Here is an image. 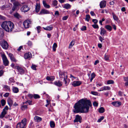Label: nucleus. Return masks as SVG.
<instances>
[{
	"mask_svg": "<svg viewBox=\"0 0 128 128\" xmlns=\"http://www.w3.org/2000/svg\"><path fill=\"white\" fill-rule=\"evenodd\" d=\"M4 35V33L3 30L0 29V40H1Z\"/></svg>",
	"mask_w": 128,
	"mask_h": 128,
	"instance_id": "c756f323",
	"label": "nucleus"
},
{
	"mask_svg": "<svg viewBox=\"0 0 128 128\" xmlns=\"http://www.w3.org/2000/svg\"><path fill=\"white\" fill-rule=\"evenodd\" d=\"M31 56L32 54L31 53L28 52L24 54V58L25 59H28L31 58Z\"/></svg>",
	"mask_w": 128,
	"mask_h": 128,
	"instance_id": "6ab92c4d",
	"label": "nucleus"
},
{
	"mask_svg": "<svg viewBox=\"0 0 128 128\" xmlns=\"http://www.w3.org/2000/svg\"><path fill=\"white\" fill-rule=\"evenodd\" d=\"M81 84V82L80 81H74L72 84V85L74 87L80 86Z\"/></svg>",
	"mask_w": 128,
	"mask_h": 128,
	"instance_id": "a211bd4d",
	"label": "nucleus"
},
{
	"mask_svg": "<svg viewBox=\"0 0 128 128\" xmlns=\"http://www.w3.org/2000/svg\"><path fill=\"white\" fill-rule=\"evenodd\" d=\"M1 26L5 31L8 32H12L13 29L15 28L14 24L10 21L3 22Z\"/></svg>",
	"mask_w": 128,
	"mask_h": 128,
	"instance_id": "f03ea898",
	"label": "nucleus"
},
{
	"mask_svg": "<svg viewBox=\"0 0 128 128\" xmlns=\"http://www.w3.org/2000/svg\"><path fill=\"white\" fill-rule=\"evenodd\" d=\"M3 88L7 92H10V87L8 86L4 85L3 86Z\"/></svg>",
	"mask_w": 128,
	"mask_h": 128,
	"instance_id": "393cba45",
	"label": "nucleus"
},
{
	"mask_svg": "<svg viewBox=\"0 0 128 128\" xmlns=\"http://www.w3.org/2000/svg\"><path fill=\"white\" fill-rule=\"evenodd\" d=\"M71 7V5L68 4H65L64 5V8L66 9L70 8Z\"/></svg>",
	"mask_w": 128,
	"mask_h": 128,
	"instance_id": "2f4dec72",
	"label": "nucleus"
},
{
	"mask_svg": "<svg viewBox=\"0 0 128 128\" xmlns=\"http://www.w3.org/2000/svg\"><path fill=\"white\" fill-rule=\"evenodd\" d=\"M8 55L11 60L14 62H16L17 61L14 58L12 54L11 53H10Z\"/></svg>",
	"mask_w": 128,
	"mask_h": 128,
	"instance_id": "aec40b11",
	"label": "nucleus"
},
{
	"mask_svg": "<svg viewBox=\"0 0 128 128\" xmlns=\"http://www.w3.org/2000/svg\"><path fill=\"white\" fill-rule=\"evenodd\" d=\"M90 18V15L89 14H87L86 16V18H85V20L88 22L89 21V20Z\"/></svg>",
	"mask_w": 128,
	"mask_h": 128,
	"instance_id": "79ce46f5",
	"label": "nucleus"
},
{
	"mask_svg": "<svg viewBox=\"0 0 128 128\" xmlns=\"http://www.w3.org/2000/svg\"><path fill=\"white\" fill-rule=\"evenodd\" d=\"M108 55H106V54H105L104 58L105 60H108Z\"/></svg>",
	"mask_w": 128,
	"mask_h": 128,
	"instance_id": "680f3d73",
	"label": "nucleus"
},
{
	"mask_svg": "<svg viewBox=\"0 0 128 128\" xmlns=\"http://www.w3.org/2000/svg\"><path fill=\"white\" fill-rule=\"evenodd\" d=\"M91 106V103L89 100L82 99L74 104L73 112L76 113H87L89 111V106Z\"/></svg>",
	"mask_w": 128,
	"mask_h": 128,
	"instance_id": "f257e3e1",
	"label": "nucleus"
},
{
	"mask_svg": "<svg viewBox=\"0 0 128 128\" xmlns=\"http://www.w3.org/2000/svg\"><path fill=\"white\" fill-rule=\"evenodd\" d=\"M26 122V118L24 119L21 122H19L16 125V128H25Z\"/></svg>",
	"mask_w": 128,
	"mask_h": 128,
	"instance_id": "39448f33",
	"label": "nucleus"
},
{
	"mask_svg": "<svg viewBox=\"0 0 128 128\" xmlns=\"http://www.w3.org/2000/svg\"><path fill=\"white\" fill-rule=\"evenodd\" d=\"M75 43V40H73L70 43L69 46L68 47V48H71L72 46Z\"/></svg>",
	"mask_w": 128,
	"mask_h": 128,
	"instance_id": "cd10ccee",
	"label": "nucleus"
},
{
	"mask_svg": "<svg viewBox=\"0 0 128 128\" xmlns=\"http://www.w3.org/2000/svg\"><path fill=\"white\" fill-rule=\"evenodd\" d=\"M9 6L7 4L3 6H2L0 8L2 10H4L6 8H9Z\"/></svg>",
	"mask_w": 128,
	"mask_h": 128,
	"instance_id": "7c9ffc66",
	"label": "nucleus"
},
{
	"mask_svg": "<svg viewBox=\"0 0 128 128\" xmlns=\"http://www.w3.org/2000/svg\"><path fill=\"white\" fill-rule=\"evenodd\" d=\"M0 19L2 20H4L6 19V18L5 17L0 15Z\"/></svg>",
	"mask_w": 128,
	"mask_h": 128,
	"instance_id": "3c124183",
	"label": "nucleus"
},
{
	"mask_svg": "<svg viewBox=\"0 0 128 128\" xmlns=\"http://www.w3.org/2000/svg\"><path fill=\"white\" fill-rule=\"evenodd\" d=\"M59 76L60 78H64V81L65 82L66 84H67L66 80L68 77L67 76V73L66 72H59Z\"/></svg>",
	"mask_w": 128,
	"mask_h": 128,
	"instance_id": "20e7f679",
	"label": "nucleus"
},
{
	"mask_svg": "<svg viewBox=\"0 0 128 128\" xmlns=\"http://www.w3.org/2000/svg\"><path fill=\"white\" fill-rule=\"evenodd\" d=\"M50 13V12L44 9H43L41 10L39 14H47Z\"/></svg>",
	"mask_w": 128,
	"mask_h": 128,
	"instance_id": "2eb2a0df",
	"label": "nucleus"
},
{
	"mask_svg": "<svg viewBox=\"0 0 128 128\" xmlns=\"http://www.w3.org/2000/svg\"><path fill=\"white\" fill-rule=\"evenodd\" d=\"M28 96L30 98H32L33 97H34V95L32 94H29Z\"/></svg>",
	"mask_w": 128,
	"mask_h": 128,
	"instance_id": "bf43d9fd",
	"label": "nucleus"
},
{
	"mask_svg": "<svg viewBox=\"0 0 128 128\" xmlns=\"http://www.w3.org/2000/svg\"><path fill=\"white\" fill-rule=\"evenodd\" d=\"M20 108L22 110H24L28 108L27 106L26 105H22L21 106Z\"/></svg>",
	"mask_w": 128,
	"mask_h": 128,
	"instance_id": "f704fd0d",
	"label": "nucleus"
},
{
	"mask_svg": "<svg viewBox=\"0 0 128 128\" xmlns=\"http://www.w3.org/2000/svg\"><path fill=\"white\" fill-rule=\"evenodd\" d=\"M12 90L14 93H17L19 92L18 89L17 88L14 87H13Z\"/></svg>",
	"mask_w": 128,
	"mask_h": 128,
	"instance_id": "c85d7f7f",
	"label": "nucleus"
},
{
	"mask_svg": "<svg viewBox=\"0 0 128 128\" xmlns=\"http://www.w3.org/2000/svg\"><path fill=\"white\" fill-rule=\"evenodd\" d=\"M104 117L103 116H102L98 120L97 122H100L102 120L104 119Z\"/></svg>",
	"mask_w": 128,
	"mask_h": 128,
	"instance_id": "864d4df0",
	"label": "nucleus"
},
{
	"mask_svg": "<svg viewBox=\"0 0 128 128\" xmlns=\"http://www.w3.org/2000/svg\"><path fill=\"white\" fill-rule=\"evenodd\" d=\"M81 30L82 31H84L86 30V26H83L81 28Z\"/></svg>",
	"mask_w": 128,
	"mask_h": 128,
	"instance_id": "8fccbe9b",
	"label": "nucleus"
},
{
	"mask_svg": "<svg viewBox=\"0 0 128 128\" xmlns=\"http://www.w3.org/2000/svg\"><path fill=\"white\" fill-rule=\"evenodd\" d=\"M15 0H11V1L13 2L14 6L12 8V10L14 11L15 10L18 9L21 6L20 4L18 1H15Z\"/></svg>",
	"mask_w": 128,
	"mask_h": 128,
	"instance_id": "7ed1b4c3",
	"label": "nucleus"
},
{
	"mask_svg": "<svg viewBox=\"0 0 128 128\" xmlns=\"http://www.w3.org/2000/svg\"><path fill=\"white\" fill-rule=\"evenodd\" d=\"M40 4H39L36 3V11L38 12L40 10Z\"/></svg>",
	"mask_w": 128,
	"mask_h": 128,
	"instance_id": "4be33fe9",
	"label": "nucleus"
},
{
	"mask_svg": "<svg viewBox=\"0 0 128 128\" xmlns=\"http://www.w3.org/2000/svg\"><path fill=\"white\" fill-rule=\"evenodd\" d=\"M27 44L29 46H30L32 45V42L30 41H28L27 43Z\"/></svg>",
	"mask_w": 128,
	"mask_h": 128,
	"instance_id": "09e8293b",
	"label": "nucleus"
},
{
	"mask_svg": "<svg viewBox=\"0 0 128 128\" xmlns=\"http://www.w3.org/2000/svg\"><path fill=\"white\" fill-rule=\"evenodd\" d=\"M36 28L38 33H40L41 30L40 29L41 28V27L40 26H37Z\"/></svg>",
	"mask_w": 128,
	"mask_h": 128,
	"instance_id": "49530a36",
	"label": "nucleus"
},
{
	"mask_svg": "<svg viewBox=\"0 0 128 128\" xmlns=\"http://www.w3.org/2000/svg\"><path fill=\"white\" fill-rule=\"evenodd\" d=\"M103 87V89L104 90H109L110 89V87L108 86H104Z\"/></svg>",
	"mask_w": 128,
	"mask_h": 128,
	"instance_id": "58836bf2",
	"label": "nucleus"
},
{
	"mask_svg": "<svg viewBox=\"0 0 128 128\" xmlns=\"http://www.w3.org/2000/svg\"><path fill=\"white\" fill-rule=\"evenodd\" d=\"M1 104L2 106H4L6 103V102L5 100L4 99L2 100L1 101Z\"/></svg>",
	"mask_w": 128,
	"mask_h": 128,
	"instance_id": "ea45409f",
	"label": "nucleus"
},
{
	"mask_svg": "<svg viewBox=\"0 0 128 128\" xmlns=\"http://www.w3.org/2000/svg\"><path fill=\"white\" fill-rule=\"evenodd\" d=\"M92 27L94 28H99L97 24H92Z\"/></svg>",
	"mask_w": 128,
	"mask_h": 128,
	"instance_id": "de8ad7c7",
	"label": "nucleus"
},
{
	"mask_svg": "<svg viewBox=\"0 0 128 128\" xmlns=\"http://www.w3.org/2000/svg\"><path fill=\"white\" fill-rule=\"evenodd\" d=\"M54 15L56 16H58L59 15V14L58 11H56L54 13Z\"/></svg>",
	"mask_w": 128,
	"mask_h": 128,
	"instance_id": "0e129e2a",
	"label": "nucleus"
},
{
	"mask_svg": "<svg viewBox=\"0 0 128 128\" xmlns=\"http://www.w3.org/2000/svg\"><path fill=\"white\" fill-rule=\"evenodd\" d=\"M29 10L30 8L28 6L26 5L22 6L20 8L21 11L24 12H27Z\"/></svg>",
	"mask_w": 128,
	"mask_h": 128,
	"instance_id": "9b49d317",
	"label": "nucleus"
},
{
	"mask_svg": "<svg viewBox=\"0 0 128 128\" xmlns=\"http://www.w3.org/2000/svg\"><path fill=\"white\" fill-rule=\"evenodd\" d=\"M92 21L95 24H96L98 22V20L96 19H93L92 20Z\"/></svg>",
	"mask_w": 128,
	"mask_h": 128,
	"instance_id": "6e6d98bb",
	"label": "nucleus"
},
{
	"mask_svg": "<svg viewBox=\"0 0 128 128\" xmlns=\"http://www.w3.org/2000/svg\"><path fill=\"white\" fill-rule=\"evenodd\" d=\"M106 2L105 0L101 1L100 3V6L101 8H103L106 6Z\"/></svg>",
	"mask_w": 128,
	"mask_h": 128,
	"instance_id": "4468645a",
	"label": "nucleus"
},
{
	"mask_svg": "<svg viewBox=\"0 0 128 128\" xmlns=\"http://www.w3.org/2000/svg\"><path fill=\"white\" fill-rule=\"evenodd\" d=\"M0 43L1 46L4 49L6 50L8 48L9 45L8 43L4 40H1L0 42Z\"/></svg>",
	"mask_w": 128,
	"mask_h": 128,
	"instance_id": "423d86ee",
	"label": "nucleus"
},
{
	"mask_svg": "<svg viewBox=\"0 0 128 128\" xmlns=\"http://www.w3.org/2000/svg\"><path fill=\"white\" fill-rule=\"evenodd\" d=\"M95 74L94 72H93L92 73L91 75V77L94 78H95Z\"/></svg>",
	"mask_w": 128,
	"mask_h": 128,
	"instance_id": "774afa93",
	"label": "nucleus"
},
{
	"mask_svg": "<svg viewBox=\"0 0 128 128\" xmlns=\"http://www.w3.org/2000/svg\"><path fill=\"white\" fill-rule=\"evenodd\" d=\"M7 102L9 105L10 106H11L12 105L13 103L12 100L10 98L8 99Z\"/></svg>",
	"mask_w": 128,
	"mask_h": 128,
	"instance_id": "b1692460",
	"label": "nucleus"
},
{
	"mask_svg": "<svg viewBox=\"0 0 128 128\" xmlns=\"http://www.w3.org/2000/svg\"><path fill=\"white\" fill-rule=\"evenodd\" d=\"M105 28L109 31H110L112 30V27L109 25H106L105 26Z\"/></svg>",
	"mask_w": 128,
	"mask_h": 128,
	"instance_id": "473e14b6",
	"label": "nucleus"
},
{
	"mask_svg": "<svg viewBox=\"0 0 128 128\" xmlns=\"http://www.w3.org/2000/svg\"><path fill=\"white\" fill-rule=\"evenodd\" d=\"M34 98L35 99L39 98H40V96L38 94H34Z\"/></svg>",
	"mask_w": 128,
	"mask_h": 128,
	"instance_id": "37998d69",
	"label": "nucleus"
},
{
	"mask_svg": "<svg viewBox=\"0 0 128 128\" xmlns=\"http://www.w3.org/2000/svg\"><path fill=\"white\" fill-rule=\"evenodd\" d=\"M90 13L91 15L92 16H95L96 15V14H95V13L93 11H91L90 12Z\"/></svg>",
	"mask_w": 128,
	"mask_h": 128,
	"instance_id": "69168bd1",
	"label": "nucleus"
},
{
	"mask_svg": "<svg viewBox=\"0 0 128 128\" xmlns=\"http://www.w3.org/2000/svg\"><path fill=\"white\" fill-rule=\"evenodd\" d=\"M68 18V16H64L62 18L63 20H66Z\"/></svg>",
	"mask_w": 128,
	"mask_h": 128,
	"instance_id": "4d7b16f0",
	"label": "nucleus"
},
{
	"mask_svg": "<svg viewBox=\"0 0 128 128\" xmlns=\"http://www.w3.org/2000/svg\"><path fill=\"white\" fill-rule=\"evenodd\" d=\"M114 83V82L112 80H108L107 82V84H112Z\"/></svg>",
	"mask_w": 128,
	"mask_h": 128,
	"instance_id": "a18cd8bd",
	"label": "nucleus"
},
{
	"mask_svg": "<svg viewBox=\"0 0 128 128\" xmlns=\"http://www.w3.org/2000/svg\"><path fill=\"white\" fill-rule=\"evenodd\" d=\"M9 94V93L6 92V93L4 94V95L3 96L5 97H7L8 96Z\"/></svg>",
	"mask_w": 128,
	"mask_h": 128,
	"instance_id": "e2e57ef3",
	"label": "nucleus"
},
{
	"mask_svg": "<svg viewBox=\"0 0 128 128\" xmlns=\"http://www.w3.org/2000/svg\"><path fill=\"white\" fill-rule=\"evenodd\" d=\"M31 23V21L30 19L25 20L23 22V24L25 28H28L29 27V24Z\"/></svg>",
	"mask_w": 128,
	"mask_h": 128,
	"instance_id": "6e6552de",
	"label": "nucleus"
},
{
	"mask_svg": "<svg viewBox=\"0 0 128 128\" xmlns=\"http://www.w3.org/2000/svg\"><path fill=\"white\" fill-rule=\"evenodd\" d=\"M124 80L126 82H128V76L124 78Z\"/></svg>",
	"mask_w": 128,
	"mask_h": 128,
	"instance_id": "052dcab7",
	"label": "nucleus"
},
{
	"mask_svg": "<svg viewBox=\"0 0 128 128\" xmlns=\"http://www.w3.org/2000/svg\"><path fill=\"white\" fill-rule=\"evenodd\" d=\"M113 18L114 20H115L117 21L118 20V17H117L115 14L113 12L112 13Z\"/></svg>",
	"mask_w": 128,
	"mask_h": 128,
	"instance_id": "a878e982",
	"label": "nucleus"
},
{
	"mask_svg": "<svg viewBox=\"0 0 128 128\" xmlns=\"http://www.w3.org/2000/svg\"><path fill=\"white\" fill-rule=\"evenodd\" d=\"M14 16L16 18L18 19H19L21 18V16L18 13L16 12L14 14Z\"/></svg>",
	"mask_w": 128,
	"mask_h": 128,
	"instance_id": "e433bc0d",
	"label": "nucleus"
},
{
	"mask_svg": "<svg viewBox=\"0 0 128 128\" xmlns=\"http://www.w3.org/2000/svg\"><path fill=\"white\" fill-rule=\"evenodd\" d=\"M104 108L101 107L99 109V112L100 113H103L104 112Z\"/></svg>",
	"mask_w": 128,
	"mask_h": 128,
	"instance_id": "4c0bfd02",
	"label": "nucleus"
},
{
	"mask_svg": "<svg viewBox=\"0 0 128 128\" xmlns=\"http://www.w3.org/2000/svg\"><path fill=\"white\" fill-rule=\"evenodd\" d=\"M99 38V40L101 42H102V41L104 40V39L101 36H100Z\"/></svg>",
	"mask_w": 128,
	"mask_h": 128,
	"instance_id": "338daca9",
	"label": "nucleus"
},
{
	"mask_svg": "<svg viewBox=\"0 0 128 128\" xmlns=\"http://www.w3.org/2000/svg\"><path fill=\"white\" fill-rule=\"evenodd\" d=\"M33 70H36V66L35 65L32 64L31 66Z\"/></svg>",
	"mask_w": 128,
	"mask_h": 128,
	"instance_id": "5fc2aeb1",
	"label": "nucleus"
},
{
	"mask_svg": "<svg viewBox=\"0 0 128 128\" xmlns=\"http://www.w3.org/2000/svg\"><path fill=\"white\" fill-rule=\"evenodd\" d=\"M50 125L51 128H53L55 126L54 122L53 121H51L50 122Z\"/></svg>",
	"mask_w": 128,
	"mask_h": 128,
	"instance_id": "a19ab883",
	"label": "nucleus"
},
{
	"mask_svg": "<svg viewBox=\"0 0 128 128\" xmlns=\"http://www.w3.org/2000/svg\"><path fill=\"white\" fill-rule=\"evenodd\" d=\"M93 105L95 106H97L98 105V103L96 102H94L93 103Z\"/></svg>",
	"mask_w": 128,
	"mask_h": 128,
	"instance_id": "13d9d810",
	"label": "nucleus"
},
{
	"mask_svg": "<svg viewBox=\"0 0 128 128\" xmlns=\"http://www.w3.org/2000/svg\"><path fill=\"white\" fill-rule=\"evenodd\" d=\"M57 45L56 44V43H54L53 44L52 47L53 50L54 52L56 51V48H57Z\"/></svg>",
	"mask_w": 128,
	"mask_h": 128,
	"instance_id": "72a5a7b5",
	"label": "nucleus"
},
{
	"mask_svg": "<svg viewBox=\"0 0 128 128\" xmlns=\"http://www.w3.org/2000/svg\"><path fill=\"white\" fill-rule=\"evenodd\" d=\"M100 29L101 30L100 34L102 36H104V34L106 33V31L104 28L102 27L100 28Z\"/></svg>",
	"mask_w": 128,
	"mask_h": 128,
	"instance_id": "412c9836",
	"label": "nucleus"
},
{
	"mask_svg": "<svg viewBox=\"0 0 128 128\" xmlns=\"http://www.w3.org/2000/svg\"><path fill=\"white\" fill-rule=\"evenodd\" d=\"M53 28L50 26H48L46 28H44V30H52Z\"/></svg>",
	"mask_w": 128,
	"mask_h": 128,
	"instance_id": "c9c22d12",
	"label": "nucleus"
},
{
	"mask_svg": "<svg viewBox=\"0 0 128 128\" xmlns=\"http://www.w3.org/2000/svg\"><path fill=\"white\" fill-rule=\"evenodd\" d=\"M54 84L56 86L59 87H60L62 85V82L58 80L54 82Z\"/></svg>",
	"mask_w": 128,
	"mask_h": 128,
	"instance_id": "dca6fc26",
	"label": "nucleus"
},
{
	"mask_svg": "<svg viewBox=\"0 0 128 128\" xmlns=\"http://www.w3.org/2000/svg\"><path fill=\"white\" fill-rule=\"evenodd\" d=\"M16 68H17L19 72L21 74H24V70L21 67L18 66H16Z\"/></svg>",
	"mask_w": 128,
	"mask_h": 128,
	"instance_id": "ddd939ff",
	"label": "nucleus"
},
{
	"mask_svg": "<svg viewBox=\"0 0 128 128\" xmlns=\"http://www.w3.org/2000/svg\"><path fill=\"white\" fill-rule=\"evenodd\" d=\"M111 104L114 106L116 107L119 106L122 104L120 102L118 101L112 102Z\"/></svg>",
	"mask_w": 128,
	"mask_h": 128,
	"instance_id": "f8f14e48",
	"label": "nucleus"
},
{
	"mask_svg": "<svg viewBox=\"0 0 128 128\" xmlns=\"http://www.w3.org/2000/svg\"><path fill=\"white\" fill-rule=\"evenodd\" d=\"M32 101L30 100H28L25 102L26 104H28L29 105L32 104Z\"/></svg>",
	"mask_w": 128,
	"mask_h": 128,
	"instance_id": "603ef678",
	"label": "nucleus"
},
{
	"mask_svg": "<svg viewBox=\"0 0 128 128\" xmlns=\"http://www.w3.org/2000/svg\"><path fill=\"white\" fill-rule=\"evenodd\" d=\"M34 120L35 122H39L42 121V119L40 117L36 116L34 117Z\"/></svg>",
	"mask_w": 128,
	"mask_h": 128,
	"instance_id": "f3484780",
	"label": "nucleus"
},
{
	"mask_svg": "<svg viewBox=\"0 0 128 128\" xmlns=\"http://www.w3.org/2000/svg\"><path fill=\"white\" fill-rule=\"evenodd\" d=\"M52 4L54 6H56L57 5L58 1L56 0H54Z\"/></svg>",
	"mask_w": 128,
	"mask_h": 128,
	"instance_id": "c03bdc74",
	"label": "nucleus"
},
{
	"mask_svg": "<svg viewBox=\"0 0 128 128\" xmlns=\"http://www.w3.org/2000/svg\"><path fill=\"white\" fill-rule=\"evenodd\" d=\"M82 118L81 116L77 115L76 116L74 120V122H79L80 123H81L82 122Z\"/></svg>",
	"mask_w": 128,
	"mask_h": 128,
	"instance_id": "9d476101",
	"label": "nucleus"
},
{
	"mask_svg": "<svg viewBox=\"0 0 128 128\" xmlns=\"http://www.w3.org/2000/svg\"><path fill=\"white\" fill-rule=\"evenodd\" d=\"M43 4L44 6L46 8H50V6L47 4L45 0L43 1Z\"/></svg>",
	"mask_w": 128,
	"mask_h": 128,
	"instance_id": "bb28decb",
	"label": "nucleus"
},
{
	"mask_svg": "<svg viewBox=\"0 0 128 128\" xmlns=\"http://www.w3.org/2000/svg\"><path fill=\"white\" fill-rule=\"evenodd\" d=\"M2 56L4 65L5 66H8V65L9 62L5 55L4 54H3L2 55Z\"/></svg>",
	"mask_w": 128,
	"mask_h": 128,
	"instance_id": "0eeeda50",
	"label": "nucleus"
},
{
	"mask_svg": "<svg viewBox=\"0 0 128 128\" xmlns=\"http://www.w3.org/2000/svg\"><path fill=\"white\" fill-rule=\"evenodd\" d=\"M8 109V106H6L3 109L2 112L1 114L0 115V118H4L7 112L6 110H7Z\"/></svg>",
	"mask_w": 128,
	"mask_h": 128,
	"instance_id": "1a4fd4ad",
	"label": "nucleus"
},
{
	"mask_svg": "<svg viewBox=\"0 0 128 128\" xmlns=\"http://www.w3.org/2000/svg\"><path fill=\"white\" fill-rule=\"evenodd\" d=\"M46 79L48 80L52 81L54 80V76H47L46 77Z\"/></svg>",
	"mask_w": 128,
	"mask_h": 128,
	"instance_id": "5701e85b",
	"label": "nucleus"
}]
</instances>
